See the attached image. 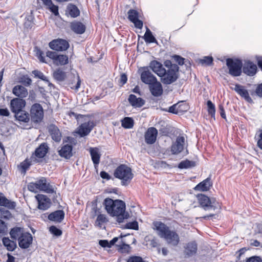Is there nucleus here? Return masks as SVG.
<instances>
[{"label": "nucleus", "instance_id": "1", "mask_svg": "<svg viewBox=\"0 0 262 262\" xmlns=\"http://www.w3.org/2000/svg\"><path fill=\"white\" fill-rule=\"evenodd\" d=\"M104 205L107 213L112 216L117 217V222L122 223L124 219L129 217L128 212H125V203L122 200H113L110 198L104 200Z\"/></svg>", "mask_w": 262, "mask_h": 262}, {"label": "nucleus", "instance_id": "2", "mask_svg": "<svg viewBox=\"0 0 262 262\" xmlns=\"http://www.w3.org/2000/svg\"><path fill=\"white\" fill-rule=\"evenodd\" d=\"M153 225L154 229L158 231V235L165 239L168 244L174 246L178 245L180 238L176 231L170 230L169 227L161 222H154Z\"/></svg>", "mask_w": 262, "mask_h": 262}, {"label": "nucleus", "instance_id": "3", "mask_svg": "<svg viewBox=\"0 0 262 262\" xmlns=\"http://www.w3.org/2000/svg\"><path fill=\"white\" fill-rule=\"evenodd\" d=\"M114 176L116 178L121 180V184L123 186L127 185L134 177L132 169L124 164H121L117 167L114 171Z\"/></svg>", "mask_w": 262, "mask_h": 262}, {"label": "nucleus", "instance_id": "4", "mask_svg": "<svg viewBox=\"0 0 262 262\" xmlns=\"http://www.w3.org/2000/svg\"><path fill=\"white\" fill-rule=\"evenodd\" d=\"M28 189L29 191L34 192H36L38 190L43 191L48 193L54 192L52 186L47 183L46 179L44 177H41L35 182L29 183L28 185Z\"/></svg>", "mask_w": 262, "mask_h": 262}, {"label": "nucleus", "instance_id": "5", "mask_svg": "<svg viewBox=\"0 0 262 262\" xmlns=\"http://www.w3.org/2000/svg\"><path fill=\"white\" fill-rule=\"evenodd\" d=\"M179 68L178 65L173 64L171 66L170 69L166 70L164 73L160 75L161 82L164 84H170L174 82L178 78V72Z\"/></svg>", "mask_w": 262, "mask_h": 262}, {"label": "nucleus", "instance_id": "6", "mask_svg": "<svg viewBox=\"0 0 262 262\" xmlns=\"http://www.w3.org/2000/svg\"><path fill=\"white\" fill-rule=\"evenodd\" d=\"M196 198L201 207L205 210H214L220 207L219 203L214 198L210 199L203 194H198Z\"/></svg>", "mask_w": 262, "mask_h": 262}, {"label": "nucleus", "instance_id": "7", "mask_svg": "<svg viewBox=\"0 0 262 262\" xmlns=\"http://www.w3.org/2000/svg\"><path fill=\"white\" fill-rule=\"evenodd\" d=\"M226 65L229 70L228 73L233 77L241 75L243 71V62L238 58H227Z\"/></svg>", "mask_w": 262, "mask_h": 262}, {"label": "nucleus", "instance_id": "8", "mask_svg": "<svg viewBox=\"0 0 262 262\" xmlns=\"http://www.w3.org/2000/svg\"><path fill=\"white\" fill-rule=\"evenodd\" d=\"M30 119L34 123L41 122L43 118L44 113L42 106L37 103L33 104L30 110Z\"/></svg>", "mask_w": 262, "mask_h": 262}, {"label": "nucleus", "instance_id": "9", "mask_svg": "<svg viewBox=\"0 0 262 262\" xmlns=\"http://www.w3.org/2000/svg\"><path fill=\"white\" fill-rule=\"evenodd\" d=\"M46 56L53 60V63L56 66H64L68 63L69 58L67 55L58 54L56 52L48 51L46 52Z\"/></svg>", "mask_w": 262, "mask_h": 262}, {"label": "nucleus", "instance_id": "10", "mask_svg": "<svg viewBox=\"0 0 262 262\" xmlns=\"http://www.w3.org/2000/svg\"><path fill=\"white\" fill-rule=\"evenodd\" d=\"M139 71H140L141 80L143 83L149 85L157 80V78L151 72L150 69H149V67H142Z\"/></svg>", "mask_w": 262, "mask_h": 262}, {"label": "nucleus", "instance_id": "11", "mask_svg": "<svg viewBox=\"0 0 262 262\" xmlns=\"http://www.w3.org/2000/svg\"><path fill=\"white\" fill-rule=\"evenodd\" d=\"M49 147L48 144L46 142L41 143L39 146L36 148L34 153L31 156V160L34 162H36V158L41 159L44 158L48 152Z\"/></svg>", "mask_w": 262, "mask_h": 262}, {"label": "nucleus", "instance_id": "12", "mask_svg": "<svg viewBox=\"0 0 262 262\" xmlns=\"http://www.w3.org/2000/svg\"><path fill=\"white\" fill-rule=\"evenodd\" d=\"M49 47L54 50L63 51L69 48V43L65 39H56L51 41L49 44Z\"/></svg>", "mask_w": 262, "mask_h": 262}, {"label": "nucleus", "instance_id": "13", "mask_svg": "<svg viewBox=\"0 0 262 262\" xmlns=\"http://www.w3.org/2000/svg\"><path fill=\"white\" fill-rule=\"evenodd\" d=\"M185 138L183 136H178L176 141L173 142L170 151L172 155H178L181 152L184 148Z\"/></svg>", "mask_w": 262, "mask_h": 262}, {"label": "nucleus", "instance_id": "14", "mask_svg": "<svg viewBox=\"0 0 262 262\" xmlns=\"http://www.w3.org/2000/svg\"><path fill=\"white\" fill-rule=\"evenodd\" d=\"M17 241L18 246L21 249H27L32 244L33 236L30 232H26Z\"/></svg>", "mask_w": 262, "mask_h": 262}, {"label": "nucleus", "instance_id": "15", "mask_svg": "<svg viewBox=\"0 0 262 262\" xmlns=\"http://www.w3.org/2000/svg\"><path fill=\"white\" fill-rule=\"evenodd\" d=\"M38 202V208L42 210L48 209L51 205V201L50 198L43 194H38L35 196Z\"/></svg>", "mask_w": 262, "mask_h": 262}, {"label": "nucleus", "instance_id": "16", "mask_svg": "<svg viewBox=\"0 0 262 262\" xmlns=\"http://www.w3.org/2000/svg\"><path fill=\"white\" fill-rule=\"evenodd\" d=\"M127 14L128 19L134 24L135 27L139 29H142L143 27V22L138 19V12L134 9H130L128 11Z\"/></svg>", "mask_w": 262, "mask_h": 262}, {"label": "nucleus", "instance_id": "17", "mask_svg": "<svg viewBox=\"0 0 262 262\" xmlns=\"http://www.w3.org/2000/svg\"><path fill=\"white\" fill-rule=\"evenodd\" d=\"M158 130L154 127H149L145 133V141L147 144L155 143L158 136Z\"/></svg>", "mask_w": 262, "mask_h": 262}, {"label": "nucleus", "instance_id": "18", "mask_svg": "<svg viewBox=\"0 0 262 262\" xmlns=\"http://www.w3.org/2000/svg\"><path fill=\"white\" fill-rule=\"evenodd\" d=\"M25 105L26 101L23 99L18 98H14L11 101L10 109L13 113L16 114L22 111Z\"/></svg>", "mask_w": 262, "mask_h": 262}, {"label": "nucleus", "instance_id": "19", "mask_svg": "<svg viewBox=\"0 0 262 262\" xmlns=\"http://www.w3.org/2000/svg\"><path fill=\"white\" fill-rule=\"evenodd\" d=\"M94 126V124L92 121L83 123L78 127L77 133L80 137H83L90 134Z\"/></svg>", "mask_w": 262, "mask_h": 262}, {"label": "nucleus", "instance_id": "20", "mask_svg": "<svg viewBox=\"0 0 262 262\" xmlns=\"http://www.w3.org/2000/svg\"><path fill=\"white\" fill-rule=\"evenodd\" d=\"M48 129L52 139L55 142H60L62 134L59 128L56 125L52 124L48 127Z\"/></svg>", "mask_w": 262, "mask_h": 262}, {"label": "nucleus", "instance_id": "21", "mask_svg": "<svg viewBox=\"0 0 262 262\" xmlns=\"http://www.w3.org/2000/svg\"><path fill=\"white\" fill-rule=\"evenodd\" d=\"M148 86L149 91L153 96L158 97L163 94V89L162 84L158 80Z\"/></svg>", "mask_w": 262, "mask_h": 262}, {"label": "nucleus", "instance_id": "22", "mask_svg": "<svg viewBox=\"0 0 262 262\" xmlns=\"http://www.w3.org/2000/svg\"><path fill=\"white\" fill-rule=\"evenodd\" d=\"M243 72L248 76H254L257 72V67L253 62L247 60L243 64Z\"/></svg>", "mask_w": 262, "mask_h": 262}, {"label": "nucleus", "instance_id": "23", "mask_svg": "<svg viewBox=\"0 0 262 262\" xmlns=\"http://www.w3.org/2000/svg\"><path fill=\"white\" fill-rule=\"evenodd\" d=\"M233 90L248 102L251 103L253 102V100L250 97L248 90L243 85L236 84Z\"/></svg>", "mask_w": 262, "mask_h": 262}, {"label": "nucleus", "instance_id": "24", "mask_svg": "<svg viewBox=\"0 0 262 262\" xmlns=\"http://www.w3.org/2000/svg\"><path fill=\"white\" fill-rule=\"evenodd\" d=\"M198 250V245L195 241L187 243L184 247V253L186 256L190 257L194 255Z\"/></svg>", "mask_w": 262, "mask_h": 262}, {"label": "nucleus", "instance_id": "25", "mask_svg": "<svg viewBox=\"0 0 262 262\" xmlns=\"http://www.w3.org/2000/svg\"><path fill=\"white\" fill-rule=\"evenodd\" d=\"M72 150L73 146L72 145L66 144L63 145L58 151V155L62 158L70 159L73 156Z\"/></svg>", "mask_w": 262, "mask_h": 262}, {"label": "nucleus", "instance_id": "26", "mask_svg": "<svg viewBox=\"0 0 262 262\" xmlns=\"http://www.w3.org/2000/svg\"><path fill=\"white\" fill-rule=\"evenodd\" d=\"M212 186L210 177H208L202 182L199 183L194 188L195 191H207L209 190Z\"/></svg>", "mask_w": 262, "mask_h": 262}, {"label": "nucleus", "instance_id": "27", "mask_svg": "<svg viewBox=\"0 0 262 262\" xmlns=\"http://www.w3.org/2000/svg\"><path fill=\"white\" fill-rule=\"evenodd\" d=\"M148 67L159 76L160 75H163L162 73H164L165 68H163L161 63L157 60L150 61Z\"/></svg>", "mask_w": 262, "mask_h": 262}, {"label": "nucleus", "instance_id": "28", "mask_svg": "<svg viewBox=\"0 0 262 262\" xmlns=\"http://www.w3.org/2000/svg\"><path fill=\"white\" fill-rule=\"evenodd\" d=\"M89 151L94 167L95 168H97L100 163L101 158V154L99 152V148L97 147H91Z\"/></svg>", "mask_w": 262, "mask_h": 262}, {"label": "nucleus", "instance_id": "29", "mask_svg": "<svg viewBox=\"0 0 262 262\" xmlns=\"http://www.w3.org/2000/svg\"><path fill=\"white\" fill-rule=\"evenodd\" d=\"M64 212L62 210L55 211L48 215L50 221L57 223H61L64 218Z\"/></svg>", "mask_w": 262, "mask_h": 262}, {"label": "nucleus", "instance_id": "30", "mask_svg": "<svg viewBox=\"0 0 262 262\" xmlns=\"http://www.w3.org/2000/svg\"><path fill=\"white\" fill-rule=\"evenodd\" d=\"M128 100L130 104L134 107H141L143 106L145 101L142 98L139 97L137 98L136 96L134 94L129 95Z\"/></svg>", "mask_w": 262, "mask_h": 262}, {"label": "nucleus", "instance_id": "31", "mask_svg": "<svg viewBox=\"0 0 262 262\" xmlns=\"http://www.w3.org/2000/svg\"><path fill=\"white\" fill-rule=\"evenodd\" d=\"M71 29L76 34H83L85 31V26L80 21H74L71 23Z\"/></svg>", "mask_w": 262, "mask_h": 262}, {"label": "nucleus", "instance_id": "32", "mask_svg": "<svg viewBox=\"0 0 262 262\" xmlns=\"http://www.w3.org/2000/svg\"><path fill=\"white\" fill-rule=\"evenodd\" d=\"M12 92L15 96L21 98L26 97L28 95V90L27 89L19 85L15 86L13 88Z\"/></svg>", "mask_w": 262, "mask_h": 262}, {"label": "nucleus", "instance_id": "33", "mask_svg": "<svg viewBox=\"0 0 262 262\" xmlns=\"http://www.w3.org/2000/svg\"><path fill=\"white\" fill-rule=\"evenodd\" d=\"M24 229L20 227H15L12 228L10 231V235L13 239L18 240L19 237L24 234Z\"/></svg>", "mask_w": 262, "mask_h": 262}, {"label": "nucleus", "instance_id": "34", "mask_svg": "<svg viewBox=\"0 0 262 262\" xmlns=\"http://www.w3.org/2000/svg\"><path fill=\"white\" fill-rule=\"evenodd\" d=\"M0 206L6 207L9 209H13L16 204L15 202L7 199L3 193L0 192Z\"/></svg>", "mask_w": 262, "mask_h": 262}, {"label": "nucleus", "instance_id": "35", "mask_svg": "<svg viewBox=\"0 0 262 262\" xmlns=\"http://www.w3.org/2000/svg\"><path fill=\"white\" fill-rule=\"evenodd\" d=\"M43 4L46 6L50 11L52 12L55 16L59 15L58 7L55 5L52 0H41Z\"/></svg>", "mask_w": 262, "mask_h": 262}, {"label": "nucleus", "instance_id": "36", "mask_svg": "<svg viewBox=\"0 0 262 262\" xmlns=\"http://www.w3.org/2000/svg\"><path fill=\"white\" fill-rule=\"evenodd\" d=\"M54 78L58 81H63L66 78V73L61 69H57L53 73Z\"/></svg>", "mask_w": 262, "mask_h": 262}, {"label": "nucleus", "instance_id": "37", "mask_svg": "<svg viewBox=\"0 0 262 262\" xmlns=\"http://www.w3.org/2000/svg\"><path fill=\"white\" fill-rule=\"evenodd\" d=\"M15 117L19 121L24 122H28L30 119L29 114L24 110L15 114Z\"/></svg>", "mask_w": 262, "mask_h": 262}, {"label": "nucleus", "instance_id": "38", "mask_svg": "<svg viewBox=\"0 0 262 262\" xmlns=\"http://www.w3.org/2000/svg\"><path fill=\"white\" fill-rule=\"evenodd\" d=\"M3 243L5 247L9 251H12L16 248V243L13 241H11L8 237H4Z\"/></svg>", "mask_w": 262, "mask_h": 262}, {"label": "nucleus", "instance_id": "39", "mask_svg": "<svg viewBox=\"0 0 262 262\" xmlns=\"http://www.w3.org/2000/svg\"><path fill=\"white\" fill-rule=\"evenodd\" d=\"M144 39L146 43H158V41L155 37L152 35V33L150 29L146 27V32L144 35Z\"/></svg>", "mask_w": 262, "mask_h": 262}, {"label": "nucleus", "instance_id": "40", "mask_svg": "<svg viewBox=\"0 0 262 262\" xmlns=\"http://www.w3.org/2000/svg\"><path fill=\"white\" fill-rule=\"evenodd\" d=\"M69 15L73 18L76 17L80 14V11L77 6L73 4H69L68 6Z\"/></svg>", "mask_w": 262, "mask_h": 262}, {"label": "nucleus", "instance_id": "41", "mask_svg": "<svg viewBox=\"0 0 262 262\" xmlns=\"http://www.w3.org/2000/svg\"><path fill=\"white\" fill-rule=\"evenodd\" d=\"M32 74L35 77H37L47 82L49 86H54L53 84L49 81L48 78L43 74L42 72L38 70H34L32 71Z\"/></svg>", "mask_w": 262, "mask_h": 262}, {"label": "nucleus", "instance_id": "42", "mask_svg": "<svg viewBox=\"0 0 262 262\" xmlns=\"http://www.w3.org/2000/svg\"><path fill=\"white\" fill-rule=\"evenodd\" d=\"M195 162L185 160L182 161L178 165V168L180 169H187L195 166Z\"/></svg>", "mask_w": 262, "mask_h": 262}, {"label": "nucleus", "instance_id": "43", "mask_svg": "<svg viewBox=\"0 0 262 262\" xmlns=\"http://www.w3.org/2000/svg\"><path fill=\"white\" fill-rule=\"evenodd\" d=\"M121 124L125 128H132L134 126V120L130 117H125L122 120Z\"/></svg>", "mask_w": 262, "mask_h": 262}, {"label": "nucleus", "instance_id": "44", "mask_svg": "<svg viewBox=\"0 0 262 262\" xmlns=\"http://www.w3.org/2000/svg\"><path fill=\"white\" fill-rule=\"evenodd\" d=\"M107 221L108 220L105 215L100 214L97 216L95 221V226L101 228L102 224L106 223Z\"/></svg>", "mask_w": 262, "mask_h": 262}, {"label": "nucleus", "instance_id": "45", "mask_svg": "<svg viewBox=\"0 0 262 262\" xmlns=\"http://www.w3.org/2000/svg\"><path fill=\"white\" fill-rule=\"evenodd\" d=\"M207 105L208 107V113L212 118L215 119V105L212 102L211 100H208L207 102Z\"/></svg>", "mask_w": 262, "mask_h": 262}, {"label": "nucleus", "instance_id": "46", "mask_svg": "<svg viewBox=\"0 0 262 262\" xmlns=\"http://www.w3.org/2000/svg\"><path fill=\"white\" fill-rule=\"evenodd\" d=\"M12 216L10 212L4 208L0 207V219L9 220Z\"/></svg>", "mask_w": 262, "mask_h": 262}, {"label": "nucleus", "instance_id": "47", "mask_svg": "<svg viewBox=\"0 0 262 262\" xmlns=\"http://www.w3.org/2000/svg\"><path fill=\"white\" fill-rule=\"evenodd\" d=\"M36 56L38 58L40 62L48 63V61L46 59L44 53L38 48H35Z\"/></svg>", "mask_w": 262, "mask_h": 262}, {"label": "nucleus", "instance_id": "48", "mask_svg": "<svg viewBox=\"0 0 262 262\" xmlns=\"http://www.w3.org/2000/svg\"><path fill=\"white\" fill-rule=\"evenodd\" d=\"M19 82L25 86H28L31 85L32 80L28 75H24L20 77Z\"/></svg>", "mask_w": 262, "mask_h": 262}, {"label": "nucleus", "instance_id": "49", "mask_svg": "<svg viewBox=\"0 0 262 262\" xmlns=\"http://www.w3.org/2000/svg\"><path fill=\"white\" fill-rule=\"evenodd\" d=\"M32 19V17L31 16L26 17L24 24L25 28L27 29H31L33 27L34 23Z\"/></svg>", "mask_w": 262, "mask_h": 262}, {"label": "nucleus", "instance_id": "50", "mask_svg": "<svg viewBox=\"0 0 262 262\" xmlns=\"http://www.w3.org/2000/svg\"><path fill=\"white\" fill-rule=\"evenodd\" d=\"M30 165V163L29 161H28L27 160H26L22 162L20 164V168L21 169L22 172L25 173L26 171L29 169Z\"/></svg>", "mask_w": 262, "mask_h": 262}, {"label": "nucleus", "instance_id": "51", "mask_svg": "<svg viewBox=\"0 0 262 262\" xmlns=\"http://www.w3.org/2000/svg\"><path fill=\"white\" fill-rule=\"evenodd\" d=\"M125 228L126 229L138 230V223L136 221L127 223L125 225Z\"/></svg>", "mask_w": 262, "mask_h": 262}, {"label": "nucleus", "instance_id": "52", "mask_svg": "<svg viewBox=\"0 0 262 262\" xmlns=\"http://www.w3.org/2000/svg\"><path fill=\"white\" fill-rule=\"evenodd\" d=\"M49 231L52 234L56 236H60L62 234V231L54 226H51Z\"/></svg>", "mask_w": 262, "mask_h": 262}, {"label": "nucleus", "instance_id": "53", "mask_svg": "<svg viewBox=\"0 0 262 262\" xmlns=\"http://www.w3.org/2000/svg\"><path fill=\"white\" fill-rule=\"evenodd\" d=\"M213 62V58L211 56H205L203 59L200 60L202 64H206V65H210Z\"/></svg>", "mask_w": 262, "mask_h": 262}, {"label": "nucleus", "instance_id": "54", "mask_svg": "<svg viewBox=\"0 0 262 262\" xmlns=\"http://www.w3.org/2000/svg\"><path fill=\"white\" fill-rule=\"evenodd\" d=\"M7 225L2 220L0 219V233L4 234L7 232Z\"/></svg>", "mask_w": 262, "mask_h": 262}, {"label": "nucleus", "instance_id": "55", "mask_svg": "<svg viewBox=\"0 0 262 262\" xmlns=\"http://www.w3.org/2000/svg\"><path fill=\"white\" fill-rule=\"evenodd\" d=\"M172 58L180 66H182L184 63L185 58H184L183 57H182L179 55H173L172 56Z\"/></svg>", "mask_w": 262, "mask_h": 262}, {"label": "nucleus", "instance_id": "56", "mask_svg": "<svg viewBox=\"0 0 262 262\" xmlns=\"http://www.w3.org/2000/svg\"><path fill=\"white\" fill-rule=\"evenodd\" d=\"M245 262H262V259L260 256H253L249 258H246Z\"/></svg>", "mask_w": 262, "mask_h": 262}, {"label": "nucleus", "instance_id": "57", "mask_svg": "<svg viewBox=\"0 0 262 262\" xmlns=\"http://www.w3.org/2000/svg\"><path fill=\"white\" fill-rule=\"evenodd\" d=\"M126 262H145L141 257L134 256L130 257Z\"/></svg>", "mask_w": 262, "mask_h": 262}, {"label": "nucleus", "instance_id": "58", "mask_svg": "<svg viewBox=\"0 0 262 262\" xmlns=\"http://www.w3.org/2000/svg\"><path fill=\"white\" fill-rule=\"evenodd\" d=\"M177 106L178 104H176L170 106L168 111V112L174 114H178L179 113V109L178 107H177Z\"/></svg>", "mask_w": 262, "mask_h": 262}, {"label": "nucleus", "instance_id": "59", "mask_svg": "<svg viewBox=\"0 0 262 262\" xmlns=\"http://www.w3.org/2000/svg\"><path fill=\"white\" fill-rule=\"evenodd\" d=\"M219 111L221 117L224 119H226V116L225 114V111L224 110V107L223 104H220L219 105Z\"/></svg>", "mask_w": 262, "mask_h": 262}, {"label": "nucleus", "instance_id": "60", "mask_svg": "<svg viewBox=\"0 0 262 262\" xmlns=\"http://www.w3.org/2000/svg\"><path fill=\"white\" fill-rule=\"evenodd\" d=\"M130 246L128 245L123 244L119 249V251L121 253H128L129 251Z\"/></svg>", "mask_w": 262, "mask_h": 262}, {"label": "nucleus", "instance_id": "61", "mask_svg": "<svg viewBox=\"0 0 262 262\" xmlns=\"http://www.w3.org/2000/svg\"><path fill=\"white\" fill-rule=\"evenodd\" d=\"M127 80V77L126 75L124 73L121 74L120 79V83L121 84V85L125 84L126 83Z\"/></svg>", "mask_w": 262, "mask_h": 262}, {"label": "nucleus", "instance_id": "62", "mask_svg": "<svg viewBox=\"0 0 262 262\" xmlns=\"http://www.w3.org/2000/svg\"><path fill=\"white\" fill-rule=\"evenodd\" d=\"M100 176L102 179H106L107 180H109L111 179V176L107 172L104 171H101Z\"/></svg>", "mask_w": 262, "mask_h": 262}, {"label": "nucleus", "instance_id": "63", "mask_svg": "<svg viewBox=\"0 0 262 262\" xmlns=\"http://www.w3.org/2000/svg\"><path fill=\"white\" fill-rule=\"evenodd\" d=\"M257 146L259 149L262 150V130L258 135V139L257 141Z\"/></svg>", "mask_w": 262, "mask_h": 262}, {"label": "nucleus", "instance_id": "64", "mask_svg": "<svg viewBox=\"0 0 262 262\" xmlns=\"http://www.w3.org/2000/svg\"><path fill=\"white\" fill-rule=\"evenodd\" d=\"M255 93L258 96L262 97V83L257 86Z\"/></svg>", "mask_w": 262, "mask_h": 262}]
</instances>
